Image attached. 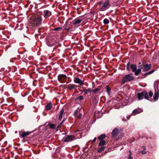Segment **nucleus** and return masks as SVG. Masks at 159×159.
I'll return each mask as SVG.
<instances>
[{
    "label": "nucleus",
    "instance_id": "nucleus-25",
    "mask_svg": "<svg viewBox=\"0 0 159 159\" xmlns=\"http://www.w3.org/2000/svg\"><path fill=\"white\" fill-rule=\"evenodd\" d=\"M100 141L99 142L98 146H101L105 145L106 143V141L104 140H100Z\"/></svg>",
    "mask_w": 159,
    "mask_h": 159
},
{
    "label": "nucleus",
    "instance_id": "nucleus-15",
    "mask_svg": "<svg viewBox=\"0 0 159 159\" xmlns=\"http://www.w3.org/2000/svg\"><path fill=\"white\" fill-rule=\"evenodd\" d=\"M154 71V70H152L148 73H146L144 74H143V73H141L142 75L144 76V77H141V78L143 79V78H145L146 76H147V75H150Z\"/></svg>",
    "mask_w": 159,
    "mask_h": 159
},
{
    "label": "nucleus",
    "instance_id": "nucleus-41",
    "mask_svg": "<svg viewBox=\"0 0 159 159\" xmlns=\"http://www.w3.org/2000/svg\"><path fill=\"white\" fill-rule=\"evenodd\" d=\"M48 45L50 47H52L53 45L50 44H48Z\"/></svg>",
    "mask_w": 159,
    "mask_h": 159
},
{
    "label": "nucleus",
    "instance_id": "nucleus-35",
    "mask_svg": "<svg viewBox=\"0 0 159 159\" xmlns=\"http://www.w3.org/2000/svg\"><path fill=\"white\" fill-rule=\"evenodd\" d=\"M61 46V44H60V43H58L57 45H56L55 46V47H54V49H56L57 48V47H60Z\"/></svg>",
    "mask_w": 159,
    "mask_h": 159
},
{
    "label": "nucleus",
    "instance_id": "nucleus-32",
    "mask_svg": "<svg viewBox=\"0 0 159 159\" xmlns=\"http://www.w3.org/2000/svg\"><path fill=\"white\" fill-rule=\"evenodd\" d=\"M79 111L77 109L74 112V113H73V115H74V116H76L77 115V114L78 113H79Z\"/></svg>",
    "mask_w": 159,
    "mask_h": 159
},
{
    "label": "nucleus",
    "instance_id": "nucleus-36",
    "mask_svg": "<svg viewBox=\"0 0 159 159\" xmlns=\"http://www.w3.org/2000/svg\"><path fill=\"white\" fill-rule=\"evenodd\" d=\"M82 117V114L81 113H80L78 116H77L76 117L78 119H80Z\"/></svg>",
    "mask_w": 159,
    "mask_h": 159
},
{
    "label": "nucleus",
    "instance_id": "nucleus-4",
    "mask_svg": "<svg viewBox=\"0 0 159 159\" xmlns=\"http://www.w3.org/2000/svg\"><path fill=\"white\" fill-rule=\"evenodd\" d=\"M137 95L139 100L142 99L143 98L146 99H147L148 98V93L146 91H143L141 93H138Z\"/></svg>",
    "mask_w": 159,
    "mask_h": 159
},
{
    "label": "nucleus",
    "instance_id": "nucleus-13",
    "mask_svg": "<svg viewBox=\"0 0 159 159\" xmlns=\"http://www.w3.org/2000/svg\"><path fill=\"white\" fill-rule=\"evenodd\" d=\"M151 66L150 64H147L143 66V70L144 72L148 71L151 68Z\"/></svg>",
    "mask_w": 159,
    "mask_h": 159
},
{
    "label": "nucleus",
    "instance_id": "nucleus-39",
    "mask_svg": "<svg viewBox=\"0 0 159 159\" xmlns=\"http://www.w3.org/2000/svg\"><path fill=\"white\" fill-rule=\"evenodd\" d=\"M141 153L143 154H145L146 153V152L143 151H142L141 152Z\"/></svg>",
    "mask_w": 159,
    "mask_h": 159
},
{
    "label": "nucleus",
    "instance_id": "nucleus-7",
    "mask_svg": "<svg viewBox=\"0 0 159 159\" xmlns=\"http://www.w3.org/2000/svg\"><path fill=\"white\" fill-rule=\"evenodd\" d=\"M75 138V136L73 135H68L65 138H64V139L63 141L65 142H70L73 140Z\"/></svg>",
    "mask_w": 159,
    "mask_h": 159
},
{
    "label": "nucleus",
    "instance_id": "nucleus-42",
    "mask_svg": "<svg viewBox=\"0 0 159 159\" xmlns=\"http://www.w3.org/2000/svg\"><path fill=\"white\" fill-rule=\"evenodd\" d=\"M4 69L3 68H2L0 70V71H2Z\"/></svg>",
    "mask_w": 159,
    "mask_h": 159
},
{
    "label": "nucleus",
    "instance_id": "nucleus-14",
    "mask_svg": "<svg viewBox=\"0 0 159 159\" xmlns=\"http://www.w3.org/2000/svg\"><path fill=\"white\" fill-rule=\"evenodd\" d=\"M32 132H30L28 131L27 132H22V134H20V137L22 138H24L26 136L29 135Z\"/></svg>",
    "mask_w": 159,
    "mask_h": 159
},
{
    "label": "nucleus",
    "instance_id": "nucleus-37",
    "mask_svg": "<svg viewBox=\"0 0 159 159\" xmlns=\"http://www.w3.org/2000/svg\"><path fill=\"white\" fill-rule=\"evenodd\" d=\"M153 94V93L151 91H150L149 93V96L150 97H152Z\"/></svg>",
    "mask_w": 159,
    "mask_h": 159
},
{
    "label": "nucleus",
    "instance_id": "nucleus-46",
    "mask_svg": "<svg viewBox=\"0 0 159 159\" xmlns=\"http://www.w3.org/2000/svg\"><path fill=\"white\" fill-rule=\"evenodd\" d=\"M140 76H139V77L138 78V79H139V78Z\"/></svg>",
    "mask_w": 159,
    "mask_h": 159
},
{
    "label": "nucleus",
    "instance_id": "nucleus-26",
    "mask_svg": "<svg viewBox=\"0 0 159 159\" xmlns=\"http://www.w3.org/2000/svg\"><path fill=\"white\" fill-rule=\"evenodd\" d=\"M106 91L109 95H110V93L111 89L109 87V85H107L106 86Z\"/></svg>",
    "mask_w": 159,
    "mask_h": 159
},
{
    "label": "nucleus",
    "instance_id": "nucleus-40",
    "mask_svg": "<svg viewBox=\"0 0 159 159\" xmlns=\"http://www.w3.org/2000/svg\"><path fill=\"white\" fill-rule=\"evenodd\" d=\"M133 159L132 157H131L130 154L129 155V159Z\"/></svg>",
    "mask_w": 159,
    "mask_h": 159
},
{
    "label": "nucleus",
    "instance_id": "nucleus-29",
    "mask_svg": "<svg viewBox=\"0 0 159 159\" xmlns=\"http://www.w3.org/2000/svg\"><path fill=\"white\" fill-rule=\"evenodd\" d=\"M84 99L83 97L82 96H80L76 98V99L79 101H81Z\"/></svg>",
    "mask_w": 159,
    "mask_h": 159
},
{
    "label": "nucleus",
    "instance_id": "nucleus-43",
    "mask_svg": "<svg viewBox=\"0 0 159 159\" xmlns=\"http://www.w3.org/2000/svg\"><path fill=\"white\" fill-rule=\"evenodd\" d=\"M122 120L124 121H126V120L125 119H122Z\"/></svg>",
    "mask_w": 159,
    "mask_h": 159
},
{
    "label": "nucleus",
    "instance_id": "nucleus-6",
    "mask_svg": "<svg viewBox=\"0 0 159 159\" xmlns=\"http://www.w3.org/2000/svg\"><path fill=\"white\" fill-rule=\"evenodd\" d=\"M131 69L133 72H134L137 69V66L134 64L130 65V62H128L126 65V69L128 71H129Z\"/></svg>",
    "mask_w": 159,
    "mask_h": 159
},
{
    "label": "nucleus",
    "instance_id": "nucleus-48",
    "mask_svg": "<svg viewBox=\"0 0 159 159\" xmlns=\"http://www.w3.org/2000/svg\"><path fill=\"white\" fill-rule=\"evenodd\" d=\"M79 131V130H78L77 131Z\"/></svg>",
    "mask_w": 159,
    "mask_h": 159
},
{
    "label": "nucleus",
    "instance_id": "nucleus-38",
    "mask_svg": "<svg viewBox=\"0 0 159 159\" xmlns=\"http://www.w3.org/2000/svg\"><path fill=\"white\" fill-rule=\"evenodd\" d=\"M96 139H97L96 137L94 138L92 142V143H94L96 141Z\"/></svg>",
    "mask_w": 159,
    "mask_h": 159
},
{
    "label": "nucleus",
    "instance_id": "nucleus-34",
    "mask_svg": "<svg viewBox=\"0 0 159 159\" xmlns=\"http://www.w3.org/2000/svg\"><path fill=\"white\" fill-rule=\"evenodd\" d=\"M103 2L102 1H100L98 3V5L100 6V7L102 5Z\"/></svg>",
    "mask_w": 159,
    "mask_h": 159
},
{
    "label": "nucleus",
    "instance_id": "nucleus-45",
    "mask_svg": "<svg viewBox=\"0 0 159 159\" xmlns=\"http://www.w3.org/2000/svg\"><path fill=\"white\" fill-rule=\"evenodd\" d=\"M80 88H81V87H80ZM82 88L84 89V88L83 87H82Z\"/></svg>",
    "mask_w": 159,
    "mask_h": 159
},
{
    "label": "nucleus",
    "instance_id": "nucleus-47",
    "mask_svg": "<svg viewBox=\"0 0 159 159\" xmlns=\"http://www.w3.org/2000/svg\"><path fill=\"white\" fill-rule=\"evenodd\" d=\"M132 73H131V74H130V75H132Z\"/></svg>",
    "mask_w": 159,
    "mask_h": 159
},
{
    "label": "nucleus",
    "instance_id": "nucleus-8",
    "mask_svg": "<svg viewBox=\"0 0 159 159\" xmlns=\"http://www.w3.org/2000/svg\"><path fill=\"white\" fill-rule=\"evenodd\" d=\"M74 81L75 83L78 84L80 85L84 84L83 81L79 77H75Z\"/></svg>",
    "mask_w": 159,
    "mask_h": 159
},
{
    "label": "nucleus",
    "instance_id": "nucleus-31",
    "mask_svg": "<svg viewBox=\"0 0 159 159\" xmlns=\"http://www.w3.org/2000/svg\"><path fill=\"white\" fill-rule=\"evenodd\" d=\"M100 90L99 88H96L93 90V92L94 93H96L97 92Z\"/></svg>",
    "mask_w": 159,
    "mask_h": 159
},
{
    "label": "nucleus",
    "instance_id": "nucleus-30",
    "mask_svg": "<svg viewBox=\"0 0 159 159\" xmlns=\"http://www.w3.org/2000/svg\"><path fill=\"white\" fill-rule=\"evenodd\" d=\"M62 29V27H58L54 28L53 29L54 31H61Z\"/></svg>",
    "mask_w": 159,
    "mask_h": 159
},
{
    "label": "nucleus",
    "instance_id": "nucleus-18",
    "mask_svg": "<svg viewBox=\"0 0 159 159\" xmlns=\"http://www.w3.org/2000/svg\"><path fill=\"white\" fill-rule=\"evenodd\" d=\"M52 107V104L51 102H49L45 106V109L48 110H50Z\"/></svg>",
    "mask_w": 159,
    "mask_h": 159
},
{
    "label": "nucleus",
    "instance_id": "nucleus-28",
    "mask_svg": "<svg viewBox=\"0 0 159 159\" xmlns=\"http://www.w3.org/2000/svg\"><path fill=\"white\" fill-rule=\"evenodd\" d=\"M103 22L105 24H107L109 23V21L108 19L105 18L103 20Z\"/></svg>",
    "mask_w": 159,
    "mask_h": 159
},
{
    "label": "nucleus",
    "instance_id": "nucleus-19",
    "mask_svg": "<svg viewBox=\"0 0 159 159\" xmlns=\"http://www.w3.org/2000/svg\"><path fill=\"white\" fill-rule=\"evenodd\" d=\"M159 96V92L155 91L154 95L153 96V99L155 100L158 99Z\"/></svg>",
    "mask_w": 159,
    "mask_h": 159
},
{
    "label": "nucleus",
    "instance_id": "nucleus-21",
    "mask_svg": "<svg viewBox=\"0 0 159 159\" xmlns=\"http://www.w3.org/2000/svg\"><path fill=\"white\" fill-rule=\"evenodd\" d=\"M106 137V135L105 134H102L100 135L98 138V139L99 140H103Z\"/></svg>",
    "mask_w": 159,
    "mask_h": 159
},
{
    "label": "nucleus",
    "instance_id": "nucleus-33",
    "mask_svg": "<svg viewBox=\"0 0 159 159\" xmlns=\"http://www.w3.org/2000/svg\"><path fill=\"white\" fill-rule=\"evenodd\" d=\"M111 149V148H108L105 151L104 154H106L109 152H110Z\"/></svg>",
    "mask_w": 159,
    "mask_h": 159
},
{
    "label": "nucleus",
    "instance_id": "nucleus-1",
    "mask_svg": "<svg viewBox=\"0 0 159 159\" xmlns=\"http://www.w3.org/2000/svg\"><path fill=\"white\" fill-rule=\"evenodd\" d=\"M30 18L32 25L34 26H39L42 21V16L37 14H33L30 16Z\"/></svg>",
    "mask_w": 159,
    "mask_h": 159
},
{
    "label": "nucleus",
    "instance_id": "nucleus-23",
    "mask_svg": "<svg viewBox=\"0 0 159 159\" xmlns=\"http://www.w3.org/2000/svg\"><path fill=\"white\" fill-rule=\"evenodd\" d=\"M142 67H140V68H139L138 70H136L134 72V74L136 75H138L139 73L141 72Z\"/></svg>",
    "mask_w": 159,
    "mask_h": 159
},
{
    "label": "nucleus",
    "instance_id": "nucleus-11",
    "mask_svg": "<svg viewBox=\"0 0 159 159\" xmlns=\"http://www.w3.org/2000/svg\"><path fill=\"white\" fill-rule=\"evenodd\" d=\"M44 13L43 16L45 18L49 17L52 15L51 12L50 11L48 10H44Z\"/></svg>",
    "mask_w": 159,
    "mask_h": 159
},
{
    "label": "nucleus",
    "instance_id": "nucleus-9",
    "mask_svg": "<svg viewBox=\"0 0 159 159\" xmlns=\"http://www.w3.org/2000/svg\"><path fill=\"white\" fill-rule=\"evenodd\" d=\"M77 86L76 85L74 84H70L68 85H67L66 86V88L67 89H69L70 90H72L73 89H75V90H77V89L75 88L77 87Z\"/></svg>",
    "mask_w": 159,
    "mask_h": 159
},
{
    "label": "nucleus",
    "instance_id": "nucleus-24",
    "mask_svg": "<svg viewBox=\"0 0 159 159\" xmlns=\"http://www.w3.org/2000/svg\"><path fill=\"white\" fill-rule=\"evenodd\" d=\"M48 125L49 126L50 128L52 129H54L56 128V125L55 124H52L49 123Z\"/></svg>",
    "mask_w": 159,
    "mask_h": 159
},
{
    "label": "nucleus",
    "instance_id": "nucleus-3",
    "mask_svg": "<svg viewBox=\"0 0 159 159\" xmlns=\"http://www.w3.org/2000/svg\"><path fill=\"white\" fill-rule=\"evenodd\" d=\"M134 79V77L130 75V74L126 75L124 77H123L121 80V84H124L126 82L130 81L133 80Z\"/></svg>",
    "mask_w": 159,
    "mask_h": 159
},
{
    "label": "nucleus",
    "instance_id": "nucleus-5",
    "mask_svg": "<svg viewBox=\"0 0 159 159\" xmlns=\"http://www.w3.org/2000/svg\"><path fill=\"white\" fill-rule=\"evenodd\" d=\"M58 80L61 83H65L67 80V76L63 74H59L57 76Z\"/></svg>",
    "mask_w": 159,
    "mask_h": 159
},
{
    "label": "nucleus",
    "instance_id": "nucleus-10",
    "mask_svg": "<svg viewBox=\"0 0 159 159\" xmlns=\"http://www.w3.org/2000/svg\"><path fill=\"white\" fill-rule=\"evenodd\" d=\"M119 129L117 128H115L113 130L112 133V137H116L119 134Z\"/></svg>",
    "mask_w": 159,
    "mask_h": 159
},
{
    "label": "nucleus",
    "instance_id": "nucleus-44",
    "mask_svg": "<svg viewBox=\"0 0 159 159\" xmlns=\"http://www.w3.org/2000/svg\"><path fill=\"white\" fill-rule=\"evenodd\" d=\"M143 149H144V150H145V147L144 146H143Z\"/></svg>",
    "mask_w": 159,
    "mask_h": 159
},
{
    "label": "nucleus",
    "instance_id": "nucleus-27",
    "mask_svg": "<svg viewBox=\"0 0 159 159\" xmlns=\"http://www.w3.org/2000/svg\"><path fill=\"white\" fill-rule=\"evenodd\" d=\"M105 148V147L104 146H102V147L100 148L98 150L97 152L98 153L101 152L102 151H103Z\"/></svg>",
    "mask_w": 159,
    "mask_h": 159
},
{
    "label": "nucleus",
    "instance_id": "nucleus-20",
    "mask_svg": "<svg viewBox=\"0 0 159 159\" xmlns=\"http://www.w3.org/2000/svg\"><path fill=\"white\" fill-rule=\"evenodd\" d=\"M65 120V119H64L59 124V125H58L57 128L56 130V131H57L60 129V128L61 127V125L63 124Z\"/></svg>",
    "mask_w": 159,
    "mask_h": 159
},
{
    "label": "nucleus",
    "instance_id": "nucleus-2",
    "mask_svg": "<svg viewBox=\"0 0 159 159\" xmlns=\"http://www.w3.org/2000/svg\"><path fill=\"white\" fill-rule=\"evenodd\" d=\"M111 6L110 2L109 0H106L103 2V5L99 7V10L104 11L108 9Z\"/></svg>",
    "mask_w": 159,
    "mask_h": 159
},
{
    "label": "nucleus",
    "instance_id": "nucleus-17",
    "mask_svg": "<svg viewBox=\"0 0 159 159\" xmlns=\"http://www.w3.org/2000/svg\"><path fill=\"white\" fill-rule=\"evenodd\" d=\"M64 108L63 107L62 109L61 110L59 113V115L58 117V120L59 121H60L61 120L62 117V115L64 113Z\"/></svg>",
    "mask_w": 159,
    "mask_h": 159
},
{
    "label": "nucleus",
    "instance_id": "nucleus-16",
    "mask_svg": "<svg viewBox=\"0 0 159 159\" xmlns=\"http://www.w3.org/2000/svg\"><path fill=\"white\" fill-rule=\"evenodd\" d=\"M81 21V19H76L72 21V23L74 25H76L80 23Z\"/></svg>",
    "mask_w": 159,
    "mask_h": 159
},
{
    "label": "nucleus",
    "instance_id": "nucleus-12",
    "mask_svg": "<svg viewBox=\"0 0 159 159\" xmlns=\"http://www.w3.org/2000/svg\"><path fill=\"white\" fill-rule=\"evenodd\" d=\"M92 91L90 88H88L87 89H85L83 90H81L82 93H84V95H86L88 93L91 92Z\"/></svg>",
    "mask_w": 159,
    "mask_h": 159
},
{
    "label": "nucleus",
    "instance_id": "nucleus-22",
    "mask_svg": "<svg viewBox=\"0 0 159 159\" xmlns=\"http://www.w3.org/2000/svg\"><path fill=\"white\" fill-rule=\"evenodd\" d=\"M142 111L140 109L138 108V109H135L133 111L132 113L134 114H136L139 113Z\"/></svg>",
    "mask_w": 159,
    "mask_h": 159
}]
</instances>
